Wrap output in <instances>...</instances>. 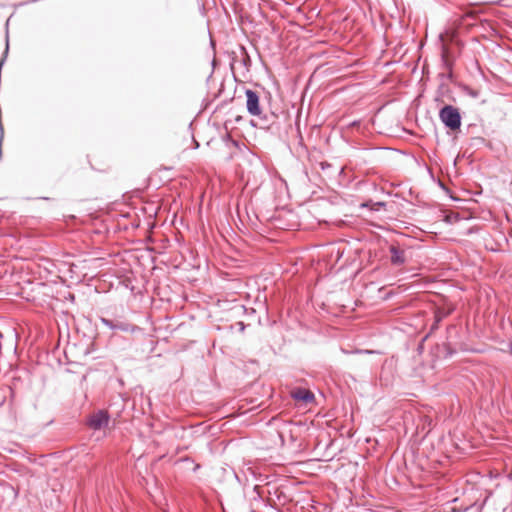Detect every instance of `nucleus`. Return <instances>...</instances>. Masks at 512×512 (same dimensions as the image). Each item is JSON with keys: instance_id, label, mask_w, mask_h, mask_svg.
Masks as SVG:
<instances>
[{"instance_id": "obj_1", "label": "nucleus", "mask_w": 512, "mask_h": 512, "mask_svg": "<svg viewBox=\"0 0 512 512\" xmlns=\"http://www.w3.org/2000/svg\"><path fill=\"white\" fill-rule=\"evenodd\" d=\"M439 118L443 125L452 130H459L462 117L458 108L452 105H444L439 111Z\"/></svg>"}, {"instance_id": "obj_2", "label": "nucleus", "mask_w": 512, "mask_h": 512, "mask_svg": "<svg viewBox=\"0 0 512 512\" xmlns=\"http://www.w3.org/2000/svg\"><path fill=\"white\" fill-rule=\"evenodd\" d=\"M100 322L113 331H122L126 333H134L136 331H140V327L120 319H108L105 317H100Z\"/></svg>"}, {"instance_id": "obj_3", "label": "nucleus", "mask_w": 512, "mask_h": 512, "mask_svg": "<svg viewBox=\"0 0 512 512\" xmlns=\"http://www.w3.org/2000/svg\"><path fill=\"white\" fill-rule=\"evenodd\" d=\"M242 501V495L238 488L230 491H226L224 495L219 497V502L223 512H227V509L235 510L238 503Z\"/></svg>"}, {"instance_id": "obj_4", "label": "nucleus", "mask_w": 512, "mask_h": 512, "mask_svg": "<svg viewBox=\"0 0 512 512\" xmlns=\"http://www.w3.org/2000/svg\"><path fill=\"white\" fill-rule=\"evenodd\" d=\"M246 108L250 115L258 116L260 119H265L266 117H262V110L260 106V98L256 91L251 89H246Z\"/></svg>"}, {"instance_id": "obj_5", "label": "nucleus", "mask_w": 512, "mask_h": 512, "mask_svg": "<svg viewBox=\"0 0 512 512\" xmlns=\"http://www.w3.org/2000/svg\"><path fill=\"white\" fill-rule=\"evenodd\" d=\"M110 422V415L108 411L100 409L91 414L87 419V425L93 430H101L108 426Z\"/></svg>"}, {"instance_id": "obj_6", "label": "nucleus", "mask_w": 512, "mask_h": 512, "mask_svg": "<svg viewBox=\"0 0 512 512\" xmlns=\"http://www.w3.org/2000/svg\"><path fill=\"white\" fill-rule=\"evenodd\" d=\"M291 397L303 404H308L314 401L315 396L312 391L306 388L298 387L291 392Z\"/></svg>"}, {"instance_id": "obj_7", "label": "nucleus", "mask_w": 512, "mask_h": 512, "mask_svg": "<svg viewBox=\"0 0 512 512\" xmlns=\"http://www.w3.org/2000/svg\"><path fill=\"white\" fill-rule=\"evenodd\" d=\"M389 252L391 254L390 261H391L392 265L401 266V265L405 264L406 257H405L404 250L399 249L395 245H391L389 247Z\"/></svg>"}, {"instance_id": "obj_8", "label": "nucleus", "mask_w": 512, "mask_h": 512, "mask_svg": "<svg viewBox=\"0 0 512 512\" xmlns=\"http://www.w3.org/2000/svg\"><path fill=\"white\" fill-rule=\"evenodd\" d=\"M342 352L345 353V354H348V353H354V354H373L374 353L373 350H363V349H356V350L351 351V352L342 349Z\"/></svg>"}, {"instance_id": "obj_9", "label": "nucleus", "mask_w": 512, "mask_h": 512, "mask_svg": "<svg viewBox=\"0 0 512 512\" xmlns=\"http://www.w3.org/2000/svg\"><path fill=\"white\" fill-rule=\"evenodd\" d=\"M253 492L255 493V496L253 497L254 500H261L262 499V492L261 487L258 485H255L253 487Z\"/></svg>"}, {"instance_id": "obj_10", "label": "nucleus", "mask_w": 512, "mask_h": 512, "mask_svg": "<svg viewBox=\"0 0 512 512\" xmlns=\"http://www.w3.org/2000/svg\"><path fill=\"white\" fill-rule=\"evenodd\" d=\"M442 320V316L439 315L438 313L436 314V324H439V322Z\"/></svg>"}, {"instance_id": "obj_11", "label": "nucleus", "mask_w": 512, "mask_h": 512, "mask_svg": "<svg viewBox=\"0 0 512 512\" xmlns=\"http://www.w3.org/2000/svg\"><path fill=\"white\" fill-rule=\"evenodd\" d=\"M508 348H509V352H510V354L512 355V342H510V343L508 344Z\"/></svg>"}, {"instance_id": "obj_12", "label": "nucleus", "mask_w": 512, "mask_h": 512, "mask_svg": "<svg viewBox=\"0 0 512 512\" xmlns=\"http://www.w3.org/2000/svg\"><path fill=\"white\" fill-rule=\"evenodd\" d=\"M438 327V324H436V321L433 323L432 327H431V330H434Z\"/></svg>"}, {"instance_id": "obj_13", "label": "nucleus", "mask_w": 512, "mask_h": 512, "mask_svg": "<svg viewBox=\"0 0 512 512\" xmlns=\"http://www.w3.org/2000/svg\"><path fill=\"white\" fill-rule=\"evenodd\" d=\"M247 58L243 60V63L246 65L247 61H250L249 56L246 54Z\"/></svg>"}, {"instance_id": "obj_14", "label": "nucleus", "mask_w": 512, "mask_h": 512, "mask_svg": "<svg viewBox=\"0 0 512 512\" xmlns=\"http://www.w3.org/2000/svg\"><path fill=\"white\" fill-rule=\"evenodd\" d=\"M199 468H200V465H199V464H197V465L195 466V468H194V471H197Z\"/></svg>"}, {"instance_id": "obj_15", "label": "nucleus", "mask_w": 512, "mask_h": 512, "mask_svg": "<svg viewBox=\"0 0 512 512\" xmlns=\"http://www.w3.org/2000/svg\"><path fill=\"white\" fill-rule=\"evenodd\" d=\"M241 326H240V329L243 330L244 329V325L242 322L239 323Z\"/></svg>"}, {"instance_id": "obj_16", "label": "nucleus", "mask_w": 512, "mask_h": 512, "mask_svg": "<svg viewBox=\"0 0 512 512\" xmlns=\"http://www.w3.org/2000/svg\"><path fill=\"white\" fill-rule=\"evenodd\" d=\"M378 205H380V206H384V205H385V203H384V202H379V203H378Z\"/></svg>"}, {"instance_id": "obj_17", "label": "nucleus", "mask_w": 512, "mask_h": 512, "mask_svg": "<svg viewBox=\"0 0 512 512\" xmlns=\"http://www.w3.org/2000/svg\"><path fill=\"white\" fill-rule=\"evenodd\" d=\"M356 124H357V122H356V121H354L351 125H352V126H356Z\"/></svg>"}]
</instances>
